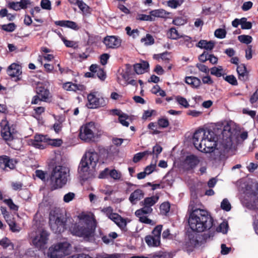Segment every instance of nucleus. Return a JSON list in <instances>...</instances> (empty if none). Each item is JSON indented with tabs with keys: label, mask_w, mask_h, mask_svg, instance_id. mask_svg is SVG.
<instances>
[{
	"label": "nucleus",
	"mask_w": 258,
	"mask_h": 258,
	"mask_svg": "<svg viewBox=\"0 0 258 258\" xmlns=\"http://www.w3.org/2000/svg\"><path fill=\"white\" fill-rule=\"evenodd\" d=\"M75 197V194L74 192H70L64 195L63 200L65 203H69L72 201Z\"/></svg>",
	"instance_id": "e2e57ef3"
},
{
	"label": "nucleus",
	"mask_w": 258,
	"mask_h": 258,
	"mask_svg": "<svg viewBox=\"0 0 258 258\" xmlns=\"http://www.w3.org/2000/svg\"><path fill=\"white\" fill-rule=\"evenodd\" d=\"M199 163L198 158L193 155L187 156L184 160L183 166L187 170L195 168Z\"/></svg>",
	"instance_id": "dca6fc26"
},
{
	"label": "nucleus",
	"mask_w": 258,
	"mask_h": 258,
	"mask_svg": "<svg viewBox=\"0 0 258 258\" xmlns=\"http://www.w3.org/2000/svg\"><path fill=\"white\" fill-rule=\"evenodd\" d=\"M16 28V26L13 23L5 24L2 26V29L7 32H13L15 30Z\"/></svg>",
	"instance_id": "09e8293b"
},
{
	"label": "nucleus",
	"mask_w": 258,
	"mask_h": 258,
	"mask_svg": "<svg viewBox=\"0 0 258 258\" xmlns=\"http://www.w3.org/2000/svg\"><path fill=\"white\" fill-rule=\"evenodd\" d=\"M54 245L56 247L55 248L61 252L63 257L70 253L71 245L69 242L67 241L60 242L54 244Z\"/></svg>",
	"instance_id": "a211bd4d"
},
{
	"label": "nucleus",
	"mask_w": 258,
	"mask_h": 258,
	"mask_svg": "<svg viewBox=\"0 0 258 258\" xmlns=\"http://www.w3.org/2000/svg\"><path fill=\"white\" fill-rule=\"evenodd\" d=\"M121 39L116 36H107L104 38L103 42L108 48L115 49L119 47Z\"/></svg>",
	"instance_id": "f8f14e48"
},
{
	"label": "nucleus",
	"mask_w": 258,
	"mask_h": 258,
	"mask_svg": "<svg viewBox=\"0 0 258 258\" xmlns=\"http://www.w3.org/2000/svg\"><path fill=\"white\" fill-rule=\"evenodd\" d=\"M211 74L216 76L217 77H220L223 76L224 72L222 66L214 67L210 69Z\"/></svg>",
	"instance_id": "2f4dec72"
},
{
	"label": "nucleus",
	"mask_w": 258,
	"mask_h": 258,
	"mask_svg": "<svg viewBox=\"0 0 258 258\" xmlns=\"http://www.w3.org/2000/svg\"><path fill=\"white\" fill-rule=\"evenodd\" d=\"M62 141L60 139H50L47 138L46 144L54 147H59L61 145Z\"/></svg>",
	"instance_id": "c03bdc74"
},
{
	"label": "nucleus",
	"mask_w": 258,
	"mask_h": 258,
	"mask_svg": "<svg viewBox=\"0 0 258 258\" xmlns=\"http://www.w3.org/2000/svg\"><path fill=\"white\" fill-rule=\"evenodd\" d=\"M145 240L147 245L150 247H157L160 244V240L152 235L146 236Z\"/></svg>",
	"instance_id": "a878e982"
},
{
	"label": "nucleus",
	"mask_w": 258,
	"mask_h": 258,
	"mask_svg": "<svg viewBox=\"0 0 258 258\" xmlns=\"http://www.w3.org/2000/svg\"><path fill=\"white\" fill-rule=\"evenodd\" d=\"M119 122L123 126L127 127L130 124V122L127 120H128V116L126 114L123 113L121 116H120L119 118Z\"/></svg>",
	"instance_id": "de8ad7c7"
},
{
	"label": "nucleus",
	"mask_w": 258,
	"mask_h": 258,
	"mask_svg": "<svg viewBox=\"0 0 258 258\" xmlns=\"http://www.w3.org/2000/svg\"><path fill=\"white\" fill-rule=\"evenodd\" d=\"M87 106L89 108H97L105 105V100L98 92H92L88 95Z\"/></svg>",
	"instance_id": "9d476101"
},
{
	"label": "nucleus",
	"mask_w": 258,
	"mask_h": 258,
	"mask_svg": "<svg viewBox=\"0 0 258 258\" xmlns=\"http://www.w3.org/2000/svg\"><path fill=\"white\" fill-rule=\"evenodd\" d=\"M78 219L76 223L70 228L71 233L84 238L93 236L96 228L94 219L87 215H79Z\"/></svg>",
	"instance_id": "7ed1b4c3"
},
{
	"label": "nucleus",
	"mask_w": 258,
	"mask_h": 258,
	"mask_svg": "<svg viewBox=\"0 0 258 258\" xmlns=\"http://www.w3.org/2000/svg\"><path fill=\"white\" fill-rule=\"evenodd\" d=\"M251 27V23L247 21L246 18H242L241 19V27L242 29H249Z\"/></svg>",
	"instance_id": "864d4df0"
},
{
	"label": "nucleus",
	"mask_w": 258,
	"mask_h": 258,
	"mask_svg": "<svg viewBox=\"0 0 258 258\" xmlns=\"http://www.w3.org/2000/svg\"><path fill=\"white\" fill-rule=\"evenodd\" d=\"M0 126L1 136L5 141L9 142L14 139L17 132L14 126L10 123L6 118L1 121Z\"/></svg>",
	"instance_id": "6e6552de"
},
{
	"label": "nucleus",
	"mask_w": 258,
	"mask_h": 258,
	"mask_svg": "<svg viewBox=\"0 0 258 258\" xmlns=\"http://www.w3.org/2000/svg\"><path fill=\"white\" fill-rule=\"evenodd\" d=\"M186 83L190 85L193 88L199 87L201 83V80L197 77H187L185 78Z\"/></svg>",
	"instance_id": "bb28decb"
},
{
	"label": "nucleus",
	"mask_w": 258,
	"mask_h": 258,
	"mask_svg": "<svg viewBox=\"0 0 258 258\" xmlns=\"http://www.w3.org/2000/svg\"><path fill=\"white\" fill-rule=\"evenodd\" d=\"M154 58L160 61V60L165 62H168L170 60V53L168 52H165L160 54H155L153 56Z\"/></svg>",
	"instance_id": "473e14b6"
},
{
	"label": "nucleus",
	"mask_w": 258,
	"mask_h": 258,
	"mask_svg": "<svg viewBox=\"0 0 258 258\" xmlns=\"http://www.w3.org/2000/svg\"><path fill=\"white\" fill-rule=\"evenodd\" d=\"M46 142H47V137L40 135H35L34 139L29 141V144L34 147L38 149H43L45 148Z\"/></svg>",
	"instance_id": "4468645a"
},
{
	"label": "nucleus",
	"mask_w": 258,
	"mask_h": 258,
	"mask_svg": "<svg viewBox=\"0 0 258 258\" xmlns=\"http://www.w3.org/2000/svg\"><path fill=\"white\" fill-rule=\"evenodd\" d=\"M162 229V226L161 225H159L157 226L152 231V236H155V237L157 239H158L160 240L161 237V233Z\"/></svg>",
	"instance_id": "79ce46f5"
},
{
	"label": "nucleus",
	"mask_w": 258,
	"mask_h": 258,
	"mask_svg": "<svg viewBox=\"0 0 258 258\" xmlns=\"http://www.w3.org/2000/svg\"><path fill=\"white\" fill-rule=\"evenodd\" d=\"M214 46V43L213 41H207V40H202L199 42L197 47L204 48L206 50H212Z\"/></svg>",
	"instance_id": "c85d7f7f"
},
{
	"label": "nucleus",
	"mask_w": 258,
	"mask_h": 258,
	"mask_svg": "<svg viewBox=\"0 0 258 258\" xmlns=\"http://www.w3.org/2000/svg\"><path fill=\"white\" fill-rule=\"evenodd\" d=\"M54 245H52L49 247L48 252V256L50 258H62L63 256H62L61 252L58 250L57 248Z\"/></svg>",
	"instance_id": "cd10ccee"
},
{
	"label": "nucleus",
	"mask_w": 258,
	"mask_h": 258,
	"mask_svg": "<svg viewBox=\"0 0 258 258\" xmlns=\"http://www.w3.org/2000/svg\"><path fill=\"white\" fill-rule=\"evenodd\" d=\"M4 202L6 204L9 208L13 210L17 211L18 207L16 205L11 199H6L4 201Z\"/></svg>",
	"instance_id": "052dcab7"
},
{
	"label": "nucleus",
	"mask_w": 258,
	"mask_h": 258,
	"mask_svg": "<svg viewBox=\"0 0 258 258\" xmlns=\"http://www.w3.org/2000/svg\"><path fill=\"white\" fill-rule=\"evenodd\" d=\"M222 134L221 141L217 144V137L213 132L200 129L194 133L192 142L195 147L202 152L211 153L217 150L220 154H225L235 149L239 134L235 128L227 124L224 126Z\"/></svg>",
	"instance_id": "f257e3e1"
},
{
	"label": "nucleus",
	"mask_w": 258,
	"mask_h": 258,
	"mask_svg": "<svg viewBox=\"0 0 258 258\" xmlns=\"http://www.w3.org/2000/svg\"><path fill=\"white\" fill-rule=\"evenodd\" d=\"M226 32L225 29H218L215 31V36L220 39L225 37Z\"/></svg>",
	"instance_id": "4d7b16f0"
},
{
	"label": "nucleus",
	"mask_w": 258,
	"mask_h": 258,
	"mask_svg": "<svg viewBox=\"0 0 258 258\" xmlns=\"http://www.w3.org/2000/svg\"><path fill=\"white\" fill-rule=\"evenodd\" d=\"M62 88L67 91L74 92L82 91L84 89L83 85L74 84L70 82L64 83L62 85Z\"/></svg>",
	"instance_id": "412c9836"
},
{
	"label": "nucleus",
	"mask_w": 258,
	"mask_h": 258,
	"mask_svg": "<svg viewBox=\"0 0 258 258\" xmlns=\"http://www.w3.org/2000/svg\"><path fill=\"white\" fill-rule=\"evenodd\" d=\"M102 211L121 229H123L126 227V222L125 219H123L118 214L112 213V209L111 207L104 208Z\"/></svg>",
	"instance_id": "9b49d317"
},
{
	"label": "nucleus",
	"mask_w": 258,
	"mask_h": 258,
	"mask_svg": "<svg viewBox=\"0 0 258 258\" xmlns=\"http://www.w3.org/2000/svg\"><path fill=\"white\" fill-rule=\"evenodd\" d=\"M237 72L239 75V79L244 80L246 79L247 72L246 67L244 64H241L237 67Z\"/></svg>",
	"instance_id": "7c9ffc66"
},
{
	"label": "nucleus",
	"mask_w": 258,
	"mask_h": 258,
	"mask_svg": "<svg viewBox=\"0 0 258 258\" xmlns=\"http://www.w3.org/2000/svg\"><path fill=\"white\" fill-rule=\"evenodd\" d=\"M144 196V192L141 189H138L132 192L129 198V200L132 204H136L137 202Z\"/></svg>",
	"instance_id": "4be33fe9"
},
{
	"label": "nucleus",
	"mask_w": 258,
	"mask_h": 258,
	"mask_svg": "<svg viewBox=\"0 0 258 258\" xmlns=\"http://www.w3.org/2000/svg\"><path fill=\"white\" fill-rule=\"evenodd\" d=\"M249 209H258V193H253L250 195L249 201L245 203Z\"/></svg>",
	"instance_id": "5701e85b"
},
{
	"label": "nucleus",
	"mask_w": 258,
	"mask_h": 258,
	"mask_svg": "<svg viewBox=\"0 0 258 258\" xmlns=\"http://www.w3.org/2000/svg\"><path fill=\"white\" fill-rule=\"evenodd\" d=\"M162 151V148L158 145H156L153 148V150L151 151L152 154L154 155L153 158L155 159H156V161H157L158 155L160 154Z\"/></svg>",
	"instance_id": "37998d69"
},
{
	"label": "nucleus",
	"mask_w": 258,
	"mask_h": 258,
	"mask_svg": "<svg viewBox=\"0 0 258 258\" xmlns=\"http://www.w3.org/2000/svg\"><path fill=\"white\" fill-rule=\"evenodd\" d=\"M238 40L243 43L248 44L252 42V38L247 35H241L238 36Z\"/></svg>",
	"instance_id": "ea45409f"
},
{
	"label": "nucleus",
	"mask_w": 258,
	"mask_h": 258,
	"mask_svg": "<svg viewBox=\"0 0 258 258\" xmlns=\"http://www.w3.org/2000/svg\"><path fill=\"white\" fill-rule=\"evenodd\" d=\"M77 6L84 14L87 15L91 13L90 8L83 1H80Z\"/></svg>",
	"instance_id": "c9c22d12"
},
{
	"label": "nucleus",
	"mask_w": 258,
	"mask_h": 258,
	"mask_svg": "<svg viewBox=\"0 0 258 258\" xmlns=\"http://www.w3.org/2000/svg\"><path fill=\"white\" fill-rule=\"evenodd\" d=\"M161 213L163 214H167L170 210V205L168 203L162 204L160 207Z\"/></svg>",
	"instance_id": "13d9d810"
},
{
	"label": "nucleus",
	"mask_w": 258,
	"mask_h": 258,
	"mask_svg": "<svg viewBox=\"0 0 258 258\" xmlns=\"http://www.w3.org/2000/svg\"><path fill=\"white\" fill-rule=\"evenodd\" d=\"M168 37L174 40H176L183 36L181 35L177 31V30L174 28H171L169 29L167 33Z\"/></svg>",
	"instance_id": "f704fd0d"
},
{
	"label": "nucleus",
	"mask_w": 258,
	"mask_h": 258,
	"mask_svg": "<svg viewBox=\"0 0 258 258\" xmlns=\"http://www.w3.org/2000/svg\"><path fill=\"white\" fill-rule=\"evenodd\" d=\"M175 99L176 101L178 103V104L184 108H188L189 106V104L187 100L180 96H175Z\"/></svg>",
	"instance_id": "58836bf2"
},
{
	"label": "nucleus",
	"mask_w": 258,
	"mask_h": 258,
	"mask_svg": "<svg viewBox=\"0 0 258 258\" xmlns=\"http://www.w3.org/2000/svg\"><path fill=\"white\" fill-rule=\"evenodd\" d=\"M137 19L140 21H153V19L151 18L150 14L149 15L139 14L137 16Z\"/></svg>",
	"instance_id": "bf43d9fd"
},
{
	"label": "nucleus",
	"mask_w": 258,
	"mask_h": 258,
	"mask_svg": "<svg viewBox=\"0 0 258 258\" xmlns=\"http://www.w3.org/2000/svg\"><path fill=\"white\" fill-rule=\"evenodd\" d=\"M99 155L94 149L87 150L83 156L80 163L78 172L83 178H86L93 170L99 162Z\"/></svg>",
	"instance_id": "20e7f679"
},
{
	"label": "nucleus",
	"mask_w": 258,
	"mask_h": 258,
	"mask_svg": "<svg viewBox=\"0 0 258 258\" xmlns=\"http://www.w3.org/2000/svg\"><path fill=\"white\" fill-rule=\"evenodd\" d=\"M123 255L120 253H113L111 254H107L105 256L100 258H123Z\"/></svg>",
	"instance_id": "774afa93"
},
{
	"label": "nucleus",
	"mask_w": 258,
	"mask_h": 258,
	"mask_svg": "<svg viewBox=\"0 0 258 258\" xmlns=\"http://www.w3.org/2000/svg\"><path fill=\"white\" fill-rule=\"evenodd\" d=\"M221 208L224 211H229L231 210V206L227 199H224L221 203Z\"/></svg>",
	"instance_id": "8fccbe9b"
},
{
	"label": "nucleus",
	"mask_w": 258,
	"mask_h": 258,
	"mask_svg": "<svg viewBox=\"0 0 258 258\" xmlns=\"http://www.w3.org/2000/svg\"><path fill=\"white\" fill-rule=\"evenodd\" d=\"M65 218L63 215L58 211H51L49 214V225L54 233L63 231L65 226Z\"/></svg>",
	"instance_id": "0eeeda50"
},
{
	"label": "nucleus",
	"mask_w": 258,
	"mask_h": 258,
	"mask_svg": "<svg viewBox=\"0 0 258 258\" xmlns=\"http://www.w3.org/2000/svg\"><path fill=\"white\" fill-rule=\"evenodd\" d=\"M185 23L186 21L181 17H177L173 20V24L177 26L183 25Z\"/></svg>",
	"instance_id": "69168bd1"
},
{
	"label": "nucleus",
	"mask_w": 258,
	"mask_h": 258,
	"mask_svg": "<svg viewBox=\"0 0 258 258\" xmlns=\"http://www.w3.org/2000/svg\"><path fill=\"white\" fill-rule=\"evenodd\" d=\"M159 199L158 196H154L151 197L146 198L144 200V205H146L151 208Z\"/></svg>",
	"instance_id": "72a5a7b5"
},
{
	"label": "nucleus",
	"mask_w": 258,
	"mask_h": 258,
	"mask_svg": "<svg viewBox=\"0 0 258 258\" xmlns=\"http://www.w3.org/2000/svg\"><path fill=\"white\" fill-rule=\"evenodd\" d=\"M149 66V63L147 62L144 61L135 64L134 66V68L135 72L137 74H142L147 71Z\"/></svg>",
	"instance_id": "393cba45"
},
{
	"label": "nucleus",
	"mask_w": 258,
	"mask_h": 258,
	"mask_svg": "<svg viewBox=\"0 0 258 258\" xmlns=\"http://www.w3.org/2000/svg\"><path fill=\"white\" fill-rule=\"evenodd\" d=\"M156 159L154 160V161H152V163L150 165L147 166L145 169V171L147 173V175L151 173L156 168Z\"/></svg>",
	"instance_id": "a18cd8bd"
},
{
	"label": "nucleus",
	"mask_w": 258,
	"mask_h": 258,
	"mask_svg": "<svg viewBox=\"0 0 258 258\" xmlns=\"http://www.w3.org/2000/svg\"><path fill=\"white\" fill-rule=\"evenodd\" d=\"M228 228V224L227 222L224 221L220 224L217 230L223 233H226L227 232Z\"/></svg>",
	"instance_id": "6e6d98bb"
},
{
	"label": "nucleus",
	"mask_w": 258,
	"mask_h": 258,
	"mask_svg": "<svg viewBox=\"0 0 258 258\" xmlns=\"http://www.w3.org/2000/svg\"><path fill=\"white\" fill-rule=\"evenodd\" d=\"M182 37L183 38L184 43L187 47L190 48L193 46L194 44L191 37L188 36H184Z\"/></svg>",
	"instance_id": "0e129e2a"
},
{
	"label": "nucleus",
	"mask_w": 258,
	"mask_h": 258,
	"mask_svg": "<svg viewBox=\"0 0 258 258\" xmlns=\"http://www.w3.org/2000/svg\"><path fill=\"white\" fill-rule=\"evenodd\" d=\"M18 161L16 159L10 158L6 155L0 156V167L3 169L9 168L10 169H14Z\"/></svg>",
	"instance_id": "ddd939ff"
},
{
	"label": "nucleus",
	"mask_w": 258,
	"mask_h": 258,
	"mask_svg": "<svg viewBox=\"0 0 258 258\" xmlns=\"http://www.w3.org/2000/svg\"><path fill=\"white\" fill-rule=\"evenodd\" d=\"M102 133L99 125L94 122H90L81 127L79 136L82 140L89 142L99 137Z\"/></svg>",
	"instance_id": "423d86ee"
},
{
	"label": "nucleus",
	"mask_w": 258,
	"mask_h": 258,
	"mask_svg": "<svg viewBox=\"0 0 258 258\" xmlns=\"http://www.w3.org/2000/svg\"><path fill=\"white\" fill-rule=\"evenodd\" d=\"M189 210L190 213L188 224L192 231L201 232L212 226V218L206 211L195 208L191 202L189 206Z\"/></svg>",
	"instance_id": "f03ea898"
},
{
	"label": "nucleus",
	"mask_w": 258,
	"mask_h": 258,
	"mask_svg": "<svg viewBox=\"0 0 258 258\" xmlns=\"http://www.w3.org/2000/svg\"><path fill=\"white\" fill-rule=\"evenodd\" d=\"M69 170L67 167L57 166L53 169L50 176V184L53 189L61 188L68 180Z\"/></svg>",
	"instance_id": "39448f33"
},
{
	"label": "nucleus",
	"mask_w": 258,
	"mask_h": 258,
	"mask_svg": "<svg viewBox=\"0 0 258 258\" xmlns=\"http://www.w3.org/2000/svg\"><path fill=\"white\" fill-rule=\"evenodd\" d=\"M125 31L128 35L133 38H135L139 35V31L138 29L132 30L130 27L127 26L125 28Z\"/></svg>",
	"instance_id": "3c124183"
},
{
	"label": "nucleus",
	"mask_w": 258,
	"mask_h": 258,
	"mask_svg": "<svg viewBox=\"0 0 258 258\" xmlns=\"http://www.w3.org/2000/svg\"><path fill=\"white\" fill-rule=\"evenodd\" d=\"M109 175L115 180H119L121 177V173L115 169L110 170Z\"/></svg>",
	"instance_id": "5fc2aeb1"
},
{
	"label": "nucleus",
	"mask_w": 258,
	"mask_h": 258,
	"mask_svg": "<svg viewBox=\"0 0 258 258\" xmlns=\"http://www.w3.org/2000/svg\"><path fill=\"white\" fill-rule=\"evenodd\" d=\"M141 42L143 43L144 45H151L154 43V39L151 35L147 34L145 37L141 39Z\"/></svg>",
	"instance_id": "e433bc0d"
},
{
	"label": "nucleus",
	"mask_w": 258,
	"mask_h": 258,
	"mask_svg": "<svg viewBox=\"0 0 258 258\" xmlns=\"http://www.w3.org/2000/svg\"><path fill=\"white\" fill-rule=\"evenodd\" d=\"M139 218L140 222L142 223H144L146 224H150L151 225H154L155 224V222H154L153 220L148 219L145 215H141V216H137Z\"/></svg>",
	"instance_id": "49530a36"
},
{
	"label": "nucleus",
	"mask_w": 258,
	"mask_h": 258,
	"mask_svg": "<svg viewBox=\"0 0 258 258\" xmlns=\"http://www.w3.org/2000/svg\"><path fill=\"white\" fill-rule=\"evenodd\" d=\"M90 70L92 72L93 76H97L101 80L104 81L106 78V75L103 70L96 64H92Z\"/></svg>",
	"instance_id": "aec40b11"
},
{
	"label": "nucleus",
	"mask_w": 258,
	"mask_h": 258,
	"mask_svg": "<svg viewBox=\"0 0 258 258\" xmlns=\"http://www.w3.org/2000/svg\"><path fill=\"white\" fill-rule=\"evenodd\" d=\"M33 244L39 249L46 247L48 239V234L44 230L32 232L30 235Z\"/></svg>",
	"instance_id": "1a4fd4ad"
},
{
	"label": "nucleus",
	"mask_w": 258,
	"mask_h": 258,
	"mask_svg": "<svg viewBox=\"0 0 258 258\" xmlns=\"http://www.w3.org/2000/svg\"><path fill=\"white\" fill-rule=\"evenodd\" d=\"M131 66L126 65V70H123L119 75L117 77L118 83L123 86L127 85V81L129 80L128 71Z\"/></svg>",
	"instance_id": "6ab92c4d"
},
{
	"label": "nucleus",
	"mask_w": 258,
	"mask_h": 258,
	"mask_svg": "<svg viewBox=\"0 0 258 258\" xmlns=\"http://www.w3.org/2000/svg\"><path fill=\"white\" fill-rule=\"evenodd\" d=\"M197 67L198 68V69L200 71H201L206 74H208L209 73V68L207 66H206L205 65H204L203 64L198 63L197 64Z\"/></svg>",
	"instance_id": "338daca9"
},
{
	"label": "nucleus",
	"mask_w": 258,
	"mask_h": 258,
	"mask_svg": "<svg viewBox=\"0 0 258 258\" xmlns=\"http://www.w3.org/2000/svg\"><path fill=\"white\" fill-rule=\"evenodd\" d=\"M151 18L155 20V18H164L166 16L167 13L163 9H157L151 11L150 12Z\"/></svg>",
	"instance_id": "c756f323"
},
{
	"label": "nucleus",
	"mask_w": 258,
	"mask_h": 258,
	"mask_svg": "<svg viewBox=\"0 0 258 258\" xmlns=\"http://www.w3.org/2000/svg\"><path fill=\"white\" fill-rule=\"evenodd\" d=\"M152 208L146 205H144V207L139 210H138L135 212L136 216H141V215H146L150 214L152 212Z\"/></svg>",
	"instance_id": "4c0bfd02"
},
{
	"label": "nucleus",
	"mask_w": 258,
	"mask_h": 258,
	"mask_svg": "<svg viewBox=\"0 0 258 258\" xmlns=\"http://www.w3.org/2000/svg\"><path fill=\"white\" fill-rule=\"evenodd\" d=\"M183 2V0H169L167 5L173 9H176L180 6Z\"/></svg>",
	"instance_id": "a19ab883"
},
{
	"label": "nucleus",
	"mask_w": 258,
	"mask_h": 258,
	"mask_svg": "<svg viewBox=\"0 0 258 258\" xmlns=\"http://www.w3.org/2000/svg\"><path fill=\"white\" fill-rule=\"evenodd\" d=\"M224 80L232 85H237V81L236 78L233 75L227 76Z\"/></svg>",
	"instance_id": "680f3d73"
},
{
	"label": "nucleus",
	"mask_w": 258,
	"mask_h": 258,
	"mask_svg": "<svg viewBox=\"0 0 258 258\" xmlns=\"http://www.w3.org/2000/svg\"><path fill=\"white\" fill-rule=\"evenodd\" d=\"M31 5L29 0H21L20 2H9L8 6L10 9L18 11L21 9H26Z\"/></svg>",
	"instance_id": "2eb2a0df"
},
{
	"label": "nucleus",
	"mask_w": 258,
	"mask_h": 258,
	"mask_svg": "<svg viewBox=\"0 0 258 258\" xmlns=\"http://www.w3.org/2000/svg\"><path fill=\"white\" fill-rule=\"evenodd\" d=\"M37 94L41 98L42 101L47 102L50 98L49 91L42 84H38L36 89Z\"/></svg>",
	"instance_id": "f3484780"
},
{
	"label": "nucleus",
	"mask_w": 258,
	"mask_h": 258,
	"mask_svg": "<svg viewBox=\"0 0 258 258\" xmlns=\"http://www.w3.org/2000/svg\"><path fill=\"white\" fill-rule=\"evenodd\" d=\"M7 72L12 77H18L21 74L20 66L15 63H12L9 67Z\"/></svg>",
	"instance_id": "b1692460"
},
{
	"label": "nucleus",
	"mask_w": 258,
	"mask_h": 258,
	"mask_svg": "<svg viewBox=\"0 0 258 258\" xmlns=\"http://www.w3.org/2000/svg\"><path fill=\"white\" fill-rule=\"evenodd\" d=\"M40 6L44 10L49 11L51 9V3L49 0H41Z\"/></svg>",
	"instance_id": "603ef678"
}]
</instances>
